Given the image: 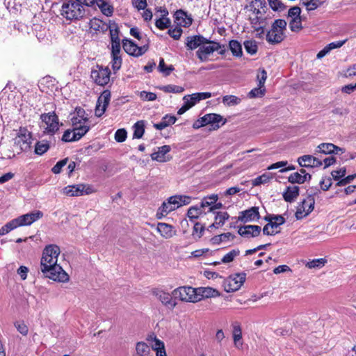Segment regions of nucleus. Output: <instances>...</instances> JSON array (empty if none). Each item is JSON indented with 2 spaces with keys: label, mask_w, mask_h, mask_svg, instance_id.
<instances>
[{
  "label": "nucleus",
  "mask_w": 356,
  "mask_h": 356,
  "mask_svg": "<svg viewBox=\"0 0 356 356\" xmlns=\"http://www.w3.org/2000/svg\"><path fill=\"white\" fill-rule=\"evenodd\" d=\"M158 68L159 72L163 73L165 76L169 75L174 70L172 65L166 66L163 58L160 59Z\"/></svg>",
  "instance_id": "obj_49"
},
{
  "label": "nucleus",
  "mask_w": 356,
  "mask_h": 356,
  "mask_svg": "<svg viewBox=\"0 0 356 356\" xmlns=\"http://www.w3.org/2000/svg\"><path fill=\"white\" fill-rule=\"evenodd\" d=\"M124 50L129 55L134 56H140L144 54L147 50L145 46L138 47L133 41L129 39H124L122 41Z\"/></svg>",
  "instance_id": "obj_14"
},
{
  "label": "nucleus",
  "mask_w": 356,
  "mask_h": 356,
  "mask_svg": "<svg viewBox=\"0 0 356 356\" xmlns=\"http://www.w3.org/2000/svg\"><path fill=\"white\" fill-rule=\"evenodd\" d=\"M171 148L169 145H163L157 148V151H155L151 154V158L154 161L159 162H165L170 160L166 154L170 151Z\"/></svg>",
  "instance_id": "obj_20"
},
{
  "label": "nucleus",
  "mask_w": 356,
  "mask_h": 356,
  "mask_svg": "<svg viewBox=\"0 0 356 356\" xmlns=\"http://www.w3.org/2000/svg\"><path fill=\"white\" fill-rule=\"evenodd\" d=\"M244 47L245 51L253 55L256 54L257 51V45L255 41L253 40H247L244 42Z\"/></svg>",
  "instance_id": "obj_52"
},
{
  "label": "nucleus",
  "mask_w": 356,
  "mask_h": 356,
  "mask_svg": "<svg viewBox=\"0 0 356 356\" xmlns=\"http://www.w3.org/2000/svg\"><path fill=\"white\" fill-rule=\"evenodd\" d=\"M265 13L259 15H250V20L252 27L265 26Z\"/></svg>",
  "instance_id": "obj_38"
},
{
  "label": "nucleus",
  "mask_w": 356,
  "mask_h": 356,
  "mask_svg": "<svg viewBox=\"0 0 356 356\" xmlns=\"http://www.w3.org/2000/svg\"><path fill=\"white\" fill-rule=\"evenodd\" d=\"M156 230L161 236L165 239L170 238L176 234V231L174 229V227L164 222H159Z\"/></svg>",
  "instance_id": "obj_23"
},
{
  "label": "nucleus",
  "mask_w": 356,
  "mask_h": 356,
  "mask_svg": "<svg viewBox=\"0 0 356 356\" xmlns=\"http://www.w3.org/2000/svg\"><path fill=\"white\" fill-rule=\"evenodd\" d=\"M218 199L217 195H211L210 196L205 197L201 202L200 207L203 209L205 207H212L213 204H215Z\"/></svg>",
  "instance_id": "obj_43"
},
{
  "label": "nucleus",
  "mask_w": 356,
  "mask_h": 356,
  "mask_svg": "<svg viewBox=\"0 0 356 356\" xmlns=\"http://www.w3.org/2000/svg\"><path fill=\"white\" fill-rule=\"evenodd\" d=\"M301 1L307 11L314 10L322 4L320 0H302Z\"/></svg>",
  "instance_id": "obj_40"
},
{
  "label": "nucleus",
  "mask_w": 356,
  "mask_h": 356,
  "mask_svg": "<svg viewBox=\"0 0 356 356\" xmlns=\"http://www.w3.org/2000/svg\"><path fill=\"white\" fill-rule=\"evenodd\" d=\"M60 14L67 20H77L84 17L86 10L81 3L69 0L63 4Z\"/></svg>",
  "instance_id": "obj_2"
},
{
  "label": "nucleus",
  "mask_w": 356,
  "mask_h": 356,
  "mask_svg": "<svg viewBox=\"0 0 356 356\" xmlns=\"http://www.w3.org/2000/svg\"><path fill=\"white\" fill-rule=\"evenodd\" d=\"M175 197L178 202L179 207L189 204L191 202V197L188 195H175Z\"/></svg>",
  "instance_id": "obj_60"
},
{
  "label": "nucleus",
  "mask_w": 356,
  "mask_h": 356,
  "mask_svg": "<svg viewBox=\"0 0 356 356\" xmlns=\"http://www.w3.org/2000/svg\"><path fill=\"white\" fill-rule=\"evenodd\" d=\"M299 195V187L297 186H288L283 193V197L285 201L291 202Z\"/></svg>",
  "instance_id": "obj_31"
},
{
  "label": "nucleus",
  "mask_w": 356,
  "mask_h": 356,
  "mask_svg": "<svg viewBox=\"0 0 356 356\" xmlns=\"http://www.w3.org/2000/svg\"><path fill=\"white\" fill-rule=\"evenodd\" d=\"M97 5L105 15L110 16L112 15L113 8L106 2L99 0V1H97Z\"/></svg>",
  "instance_id": "obj_47"
},
{
  "label": "nucleus",
  "mask_w": 356,
  "mask_h": 356,
  "mask_svg": "<svg viewBox=\"0 0 356 356\" xmlns=\"http://www.w3.org/2000/svg\"><path fill=\"white\" fill-rule=\"evenodd\" d=\"M225 51V47L219 42L207 39L196 51V56L201 62H207L214 51L223 54Z\"/></svg>",
  "instance_id": "obj_3"
},
{
  "label": "nucleus",
  "mask_w": 356,
  "mask_h": 356,
  "mask_svg": "<svg viewBox=\"0 0 356 356\" xmlns=\"http://www.w3.org/2000/svg\"><path fill=\"white\" fill-rule=\"evenodd\" d=\"M136 354L133 356H147L150 352V349L145 342H138L136 346Z\"/></svg>",
  "instance_id": "obj_36"
},
{
  "label": "nucleus",
  "mask_w": 356,
  "mask_h": 356,
  "mask_svg": "<svg viewBox=\"0 0 356 356\" xmlns=\"http://www.w3.org/2000/svg\"><path fill=\"white\" fill-rule=\"evenodd\" d=\"M314 198L312 197H307L306 200H305L300 205H299L297 208V211L296 212V218L299 220L307 216L310 213L313 209L314 206Z\"/></svg>",
  "instance_id": "obj_13"
},
{
  "label": "nucleus",
  "mask_w": 356,
  "mask_h": 356,
  "mask_svg": "<svg viewBox=\"0 0 356 356\" xmlns=\"http://www.w3.org/2000/svg\"><path fill=\"white\" fill-rule=\"evenodd\" d=\"M160 89L165 92H172V93H181L184 92V88L179 86L176 85H167L160 87Z\"/></svg>",
  "instance_id": "obj_45"
},
{
  "label": "nucleus",
  "mask_w": 356,
  "mask_h": 356,
  "mask_svg": "<svg viewBox=\"0 0 356 356\" xmlns=\"http://www.w3.org/2000/svg\"><path fill=\"white\" fill-rule=\"evenodd\" d=\"M268 222L264 226L263 233L265 235H275L280 232V227L275 223L273 222L267 217L265 218Z\"/></svg>",
  "instance_id": "obj_33"
},
{
  "label": "nucleus",
  "mask_w": 356,
  "mask_h": 356,
  "mask_svg": "<svg viewBox=\"0 0 356 356\" xmlns=\"http://www.w3.org/2000/svg\"><path fill=\"white\" fill-rule=\"evenodd\" d=\"M175 300L179 299L182 302H197L200 301V298L196 293V289L191 286H179L174 289L172 292Z\"/></svg>",
  "instance_id": "obj_5"
},
{
  "label": "nucleus",
  "mask_w": 356,
  "mask_h": 356,
  "mask_svg": "<svg viewBox=\"0 0 356 356\" xmlns=\"http://www.w3.org/2000/svg\"><path fill=\"white\" fill-rule=\"evenodd\" d=\"M140 97L143 101H154L156 99V95L152 92L142 91Z\"/></svg>",
  "instance_id": "obj_62"
},
{
  "label": "nucleus",
  "mask_w": 356,
  "mask_h": 356,
  "mask_svg": "<svg viewBox=\"0 0 356 356\" xmlns=\"http://www.w3.org/2000/svg\"><path fill=\"white\" fill-rule=\"evenodd\" d=\"M241 99L234 95H226L224 96L222 98V102L223 104L227 105V106H234L237 105L240 103Z\"/></svg>",
  "instance_id": "obj_53"
},
{
  "label": "nucleus",
  "mask_w": 356,
  "mask_h": 356,
  "mask_svg": "<svg viewBox=\"0 0 356 356\" xmlns=\"http://www.w3.org/2000/svg\"><path fill=\"white\" fill-rule=\"evenodd\" d=\"M344 149L334 145L332 143H321L316 147L314 154L318 155L319 153H323L325 154H338L339 153H343Z\"/></svg>",
  "instance_id": "obj_19"
},
{
  "label": "nucleus",
  "mask_w": 356,
  "mask_h": 356,
  "mask_svg": "<svg viewBox=\"0 0 356 356\" xmlns=\"http://www.w3.org/2000/svg\"><path fill=\"white\" fill-rule=\"evenodd\" d=\"M111 92L104 90L99 97L95 108V115L101 117L105 112L111 100Z\"/></svg>",
  "instance_id": "obj_15"
},
{
  "label": "nucleus",
  "mask_w": 356,
  "mask_h": 356,
  "mask_svg": "<svg viewBox=\"0 0 356 356\" xmlns=\"http://www.w3.org/2000/svg\"><path fill=\"white\" fill-rule=\"evenodd\" d=\"M95 192V190L90 184H79L69 185L62 190L63 194L70 197H78L84 195H90Z\"/></svg>",
  "instance_id": "obj_6"
},
{
  "label": "nucleus",
  "mask_w": 356,
  "mask_h": 356,
  "mask_svg": "<svg viewBox=\"0 0 356 356\" xmlns=\"http://www.w3.org/2000/svg\"><path fill=\"white\" fill-rule=\"evenodd\" d=\"M299 165L306 168H317L323 165L322 161L316 156L303 155L298 159Z\"/></svg>",
  "instance_id": "obj_18"
},
{
  "label": "nucleus",
  "mask_w": 356,
  "mask_h": 356,
  "mask_svg": "<svg viewBox=\"0 0 356 356\" xmlns=\"http://www.w3.org/2000/svg\"><path fill=\"white\" fill-rule=\"evenodd\" d=\"M232 335L234 346L237 348H240L242 347V330L241 325L238 323L235 322L232 324Z\"/></svg>",
  "instance_id": "obj_27"
},
{
  "label": "nucleus",
  "mask_w": 356,
  "mask_h": 356,
  "mask_svg": "<svg viewBox=\"0 0 356 356\" xmlns=\"http://www.w3.org/2000/svg\"><path fill=\"white\" fill-rule=\"evenodd\" d=\"M204 212L201 207H191L188 210L187 216L191 220H194L199 218Z\"/></svg>",
  "instance_id": "obj_39"
},
{
  "label": "nucleus",
  "mask_w": 356,
  "mask_h": 356,
  "mask_svg": "<svg viewBox=\"0 0 356 356\" xmlns=\"http://www.w3.org/2000/svg\"><path fill=\"white\" fill-rule=\"evenodd\" d=\"M31 132L26 128H20L15 138V145L20 151L26 152L31 148Z\"/></svg>",
  "instance_id": "obj_11"
},
{
  "label": "nucleus",
  "mask_w": 356,
  "mask_h": 356,
  "mask_svg": "<svg viewBox=\"0 0 356 356\" xmlns=\"http://www.w3.org/2000/svg\"><path fill=\"white\" fill-rule=\"evenodd\" d=\"M245 273H238L229 276L223 282L225 291L228 293L238 291L245 282Z\"/></svg>",
  "instance_id": "obj_10"
},
{
  "label": "nucleus",
  "mask_w": 356,
  "mask_h": 356,
  "mask_svg": "<svg viewBox=\"0 0 356 356\" xmlns=\"http://www.w3.org/2000/svg\"><path fill=\"white\" fill-rule=\"evenodd\" d=\"M127 137V132L124 129H119L115 133V140L118 143H122L125 141Z\"/></svg>",
  "instance_id": "obj_55"
},
{
  "label": "nucleus",
  "mask_w": 356,
  "mask_h": 356,
  "mask_svg": "<svg viewBox=\"0 0 356 356\" xmlns=\"http://www.w3.org/2000/svg\"><path fill=\"white\" fill-rule=\"evenodd\" d=\"M14 325L19 333H21L24 336L27 335L29 329H28L27 325L24 322L16 321L14 323Z\"/></svg>",
  "instance_id": "obj_61"
},
{
  "label": "nucleus",
  "mask_w": 356,
  "mask_h": 356,
  "mask_svg": "<svg viewBox=\"0 0 356 356\" xmlns=\"http://www.w3.org/2000/svg\"><path fill=\"white\" fill-rule=\"evenodd\" d=\"M60 253V250L58 245H47L41 258V271L46 277L60 282H67L70 279L68 274L57 264Z\"/></svg>",
  "instance_id": "obj_1"
},
{
  "label": "nucleus",
  "mask_w": 356,
  "mask_h": 356,
  "mask_svg": "<svg viewBox=\"0 0 356 356\" xmlns=\"http://www.w3.org/2000/svg\"><path fill=\"white\" fill-rule=\"evenodd\" d=\"M72 125L78 140L85 136L90 129V123L79 124V122H76Z\"/></svg>",
  "instance_id": "obj_26"
},
{
  "label": "nucleus",
  "mask_w": 356,
  "mask_h": 356,
  "mask_svg": "<svg viewBox=\"0 0 356 356\" xmlns=\"http://www.w3.org/2000/svg\"><path fill=\"white\" fill-rule=\"evenodd\" d=\"M229 46L233 55L236 56H241L242 55V47L238 41L231 40Z\"/></svg>",
  "instance_id": "obj_44"
},
{
  "label": "nucleus",
  "mask_w": 356,
  "mask_h": 356,
  "mask_svg": "<svg viewBox=\"0 0 356 356\" xmlns=\"http://www.w3.org/2000/svg\"><path fill=\"white\" fill-rule=\"evenodd\" d=\"M206 40L207 38L200 35H191L186 38L185 44L188 50H194L197 48L200 49V47Z\"/></svg>",
  "instance_id": "obj_21"
},
{
  "label": "nucleus",
  "mask_w": 356,
  "mask_h": 356,
  "mask_svg": "<svg viewBox=\"0 0 356 356\" xmlns=\"http://www.w3.org/2000/svg\"><path fill=\"white\" fill-rule=\"evenodd\" d=\"M72 124L79 122V124L90 123L88 115L86 113L84 109L81 108H76L73 116L71 118Z\"/></svg>",
  "instance_id": "obj_28"
},
{
  "label": "nucleus",
  "mask_w": 356,
  "mask_h": 356,
  "mask_svg": "<svg viewBox=\"0 0 356 356\" xmlns=\"http://www.w3.org/2000/svg\"><path fill=\"white\" fill-rule=\"evenodd\" d=\"M177 118L175 116L165 115L162 118L160 122L154 124V127L157 130H163L165 127L175 124Z\"/></svg>",
  "instance_id": "obj_29"
},
{
  "label": "nucleus",
  "mask_w": 356,
  "mask_h": 356,
  "mask_svg": "<svg viewBox=\"0 0 356 356\" xmlns=\"http://www.w3.org/2000/svg\"><path fill=\"white\" fill-rule=\"evenodd\" d=\"M134 138H141L145 132V122L140 120L136 122L133 126Z\"/></svg>",
  "instance_id": "obj_35"
},
{
  "label": "nucleus",
  "mask_w": 356,
  "mask_h": 356,
  "mask_svg": "<svg viewBox=\"0 0 356 356\" xmlns=\"http://www.w3.org/2000/svg\"><path fill=\"white\" fill-rule=\"evenodd\" d=\"M240 254L238 249H233L227 253L222 259V262L225 264L232 262Z\"/></svg>",
  "instance_id": "obj_46"
},
{
  "label": "nucleus",
  "mask_w": 356,
  "mask_h": 356,
  "mask_svg": "<svg viewBox=\"0 0 356 356\" xmlns=\"http://www.w3.org/2000/svg\"><path fill=\"white\" fill-rule=\"evenodd\" d=\"M62 140L64 142H72L78 140L73 130H66L62 137Z\"/></svg>",
  "instance_id": "obj_56"
},
{
  "label": "nucleus",
  "mask_w": 356,
  "mask_h": 356,
  "mask_svg": "<svg viewBox=\"0 0 356 356\" xmlns=\"http://www.w3.org/2000/svg\"><path fill=\"white\" fill-rule=\"evenodd\" d=\"M90 26L95 31H99L103 27L102 22L97 18H93L90 21Z\"/></svg>",
  "instance_id": "obj_64"
},
{
  "label": "nucleus",
  "mask_w": 356,
  "mask_h": 356,
  "mask_svg": "<svg viewBox=\"0 0 356 356\" xmlns=\"http://www.w3.org/2000/svg\"><path fill=\"white\" fill-rule=\"evenodd\" d=\"M266 92L265 88L263 86H258L251 90L248 93L250 98L261 97L264 95Z\"/></svg>",
  "instance_id": "obj_50"
},
{
  "label": "nucleus",
  "mask_w": 356,
  "mask_h": 356,
  "mask_svg": "<svg viewBox=\"0 0 356 356\" xmlns=\"http://www.w3.org/2000/svg\"><path fill=\"white\" fill-rule=\"evenodd\" d=\"M311 177L310 175H302V174L296 172L291 174L288 179L292 184H303L307 179H310Z\"/></svg>",
  "instance_id": "obj_34"
},
{
  "label": "nucleus",
  "mask_w": 356,
  "mask_h": 356,
  "mask_svg": "<svg viewBox=\"0 0 356 356\" xmlns=\"http://www.w3.org/2000/svg\"><path fill=\"white\" fill-rule=\"evenodd\" d=\"M150 339H152L154 342V343L152 346V349L154 351H157V350H161L163 348H165L164 343L159 339L156 338V336L149 337L148 340H150Z\"/></svg>",
  "instance_id": "obj_59"
},
{
  "label": "nucleus",
  "mask_w": 356,
  "mask_h": 356,
  "mask_svg": "<svg viewBox=\"0 0 356 356\" xmlns=\"http://www.w3.org/2000/svg\"><path fill=\"white\" fill-rule=\"evenodd\" d=\"M261 230L259 225H245L240 227L238 232L241 236L250 238L257 236Z\"/></svg>",
  "instance_id": "obj_22"
},
{
  "label": "nucleus",
  "mask_w": 356,
  "mask_h": 356,
  "mask_svg": "<svg viewBox=\"0 0 356 356\" xmlns=\"http://www.w3.org/2000/svg\"><path fill=\"white\" fill-rule=\"evenodd\" d=\"M40 119L44 133L52 135L59 129L58 118L54 112L42 114Z\"/></svg>",
  "instance_id": "obj_7"
},
{
  "label": "nucleus",
  "mask_w": 356,
  "mask_h": 356,
  "mask_svg": "<svg viewBox=\"0 0 356 356\" xmlns=\"http://www.w3.org/2000/svg\"><path fill=\"white\" fill-rule=\"evenodd\" d=\"M175 16L176 23L180 26L188 27L192 24V19L181 10L176 11Z\"/></svg>",
  "instance_id": "obj_25"
},
{
  "label": "nucleus",
  "mask_w": 356,
  "mask_h": 356,
  "mask_svg": "<svg viewBox=\"0 0 356 356\" xmlns=\"http://www.w3.org/2000/svg\"><path fill=\"white\" fill-rule=\"evenodd\" d=\"M196 293L200 298V300L202 298H214L220 296V293L216 289L211 287L196 288Z\"/></svg>",
  "instance_id": "obj_24"
},
{
  "label": "nucleus",
  "mask_w": 356,
  "mask_h": 356,
  "mask_svg": "<svg viewBox=\"0 0 356 356\" xmlns=\"http://www.w3.org/2000/svg\"><path fill=\"white\" fill-rule=\"evenodd\" d=\"M259 208L252 207L249 209L240 212L238 220L246 223L259 220Z\"/></svg>",
  "instance_id": "obj_17"
},
{
  "label": "nucleus",
  "mask_w": 356,
  "mask_h": 356,
  "mask_svg": "<svg viewBox=\"0 0 356 356\" xmlns=\"http://www.w3.org/2000/svg\"><path fill=\"white\" fill-rule=\"evenodd\" d=\"M289 27L292 31L297 32L302 29V24L300 17L293 18L289 22Z\"/></svg>",
  "instance_id": "obj_54"
},
{
  "label": "nucleus",
  "mask_w": 356,
  "mask_h": 356,
  "mask_svg": "<svg viewBox=\"0 0 356 356\" xmlns=\"http://www.w3.org/2000/svg\"><path fill=\"white\" fill-rule=\"evenodd\" d=\"M172 211H174L173 208L167 200L166 202H163L162 205L159 207L157 215L160 214L162 216H165Z\"/></svg>",
  "instance_id": "obj_51"
},
{
  "label": "nucleus",
  "mask_w": 356,
  "mask_h": 356,
  "mask_svg": "<svg viewBox=\"0 0 356 356\" xmlns=\"http://www.w3.org/2000/svg\"><path fill=\"white\" fill-rule=\"evenodd\" d=\"M43 216L40 211H35L16 218L19 227L27 226L41 218Z\"/></svg>",
  "instance_id": "obj_16"
},
{
  "label": "nucleus",
  "mask_w": 356,
  "mask_h": 356,
  "mask_svg": "<svg viewBox=\"0 0 356 356\" xmlns=\"http://www.w3.org/2000/svg\"><path fill=\"white\" fill-rule=\"evenodd\" d=\"M204 226L200 224V222H196L194 225L192 232V236L195 241L199 240L202 236L204 232Z\"/></svg>",
  "instance_id": "obj_41"
},
{
  "label": "nucleus",
  "mask_w": 356,
  "mask_h": 356,
  "mask_svg": "<svg viewBox=\"0 0 356 356\" xmlns=\"http://www.w3.org/2000/svg\"><path fill=\"white\" fill-rule=\"evenodd\" d=\"M170 19L167 17H161L156 21L155 25L161 30L167 29L170 26Z\"/></svg>",
  "instance_id": "obj_58"
},
{
  "label": "nucleus",
  "mask_w": 356,
  "mask_h": 356,
  "mask_svg": "<svg viewBox=\"0 0 356 356\" xmlns=\"http://www.w3.org/2000/svg\"><path fill=\"white\" fill-rule=\"evenodd\" d=\"M112 56V68L114 71L118 70L121 67L122 58L120 54H111Z\"/></svg>",
  "instance_id": "obj_57"
},
{
  "label": "nucleus",
  "mask_w": 356,
  "mask_h": 356,
  "mask_svg": "<svg viewBox=\"0 0 356 356\" xmlns=\"http://www.w3.org/2000/svg\"><path fill=\"white\" fill-rule=\"evenodd\" d=\"M226 119L216 113H209L201 118V125H209V130H217L226 123Z\"/></svg>",
  "instance_id": "obj_12"
},
{
  "label": "nucleus",
  "mask_w": 356,
  "mask_h": 356,
  "mask_svg": "<svg viewBox=\"0 0 356 356\" xmlns=\"http://www.w3.org/2000/svg\"><path fill=\"white\" fill-rule=\"evenodd\" d=\"M271 179H273V175L270 172H265L254 179L252 184L254 186H259L268 183Z\"/></svg>",
  "instance_id": "obj_37"
},
{
  "label": "nucleus",
  "mask_w": 356,
  "mask_h": 356,
  "mask_svg": "<svg viewBox=\"0 0 356 356\" xmlns=\"http://www.w3.org/2000/svg\"><path fill=\"white\" fill-rule=\"evenodd\" d=\"M229 218L227 212L225 211H218L216 213L215 220L213 224H211L209 228H218L222 227L225 221Z\"/></svg>",
  "instance_id": "obj_30"
},
{
  "label": "nucleus",
  "mask_w": 356,
  "mask_h": 356,
  "mask_svg": "<svg viewBox=\"0 0 356 356\" xmlns=\"http://www.w3.org/2000/svg\"><path fill=\"white\" fill-rule=\"evenodd\" d=\"M267 218L279 227L285 222L284 218L280 215H270Z\"/></svg>",
  "instance_id": "obj_63"
},
{
  "label": "nucleus",
  "mask_w": 356,
  "mask_h": 356,
  "mask_svg": "<svg viewBox=\"0 0 356 356\" xmlns=\"http://www.w3.org/2000/svg\"><path fill=\"white\" fill-rule=\"evenodd\" d=\"M49 149V144L46 140H41L35 144V152L38 155H42Z\"/></svg>",
  "instance_id": "obj_42"
},
{
  "label": "nucleus",
  "mask_w": 356,
  "mask_h": 356,
  "mask_svg": "<svg viewBox=\"0 0 356 356\" xmlns=\"http://www.w3.org/2000/svg\"><path fill=\"white\" fill-rule=\"evenodd\" d=\"M326 263V260L323 258L313 259L307 262L306 266L309 268H321Z\"/></svg>",
  "instance_id": "obj_48"
},
{
  "label": "nucleus",
  "mask_w": 356,
  "mask_h": 356,
  "mask_svg": "<svg viewBox=\"0 0 356 356\" xmlns=\"http://www.w3.org/2000/svg\"><path fill=\"white\" fill-rule=\"evenodd\" d=\"M286 26L285 20L281 19L275 20L266 35V41L272 44L280 43L284 38V31Z\"/></svg>",
  "instance_id": "obj_4"
},
{
  "label": "nucleus",
  "mask_w": 356,
  "mask_h": 356,
  "mask_svg": "<svg viewBox=\"0 0 356 356\" xmlns=\"http://www.w3.org/2000/svg\"><path fill=\"white\" fill-rule=\"evenodd\" d=\"M151 293L163 306L169 309H173L177 305L175 298H172V294L161 289L154 288Z\"/></svg>",
  "instance_id": "obj_9"
},
{
  "label": "nucleus",
  "mask_w": 356,
  "mask_h": 356,
  "mask_svg": "<svg viewBox=\"0 0 356 356\" xmlns=\"http://www.w3.org/2000/svg\"><path fill=\"white\" fill-rule=\"evenodd\" d=\"M91 78L99 86H106L110 81L111 71L108 67L97 65L91 71Z\"/></svg>",
  "instance_id": "obj_8"
},
{
  "label": "nucleus",
  "mask_w": 356,
  "mask_h": 356,
  "mask_svg": "<svg viewBox=\"0 0 356 356\" xmlns=\"http://www.w3.org/2000/svg\"><path fill=\"white\" fill-rule=\"evenodd\" d=\"M250 10L252 12L251 15H259L265 13V2L261 0H253L250 3Z\"/></svg>",
  "instance_id": "obj_32"
}]
</instances>
